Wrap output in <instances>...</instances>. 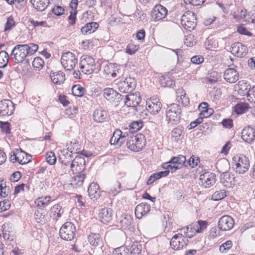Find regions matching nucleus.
Instances as JSON below:
<instances>
[{
	"instance_id": "c03bdc74",
	"label": "nucleus",
	"mask_w": 255,
	"mask_h": 255,
	"mask_svg": "<svg viewBox=\"0 0 255 255\" xmlns=\"http://www.w3.org/2000/svg\"><path fill=\"white\" fill-rule=\"evenodd\" d=\"M208 222L206 221H198L193 225V230L196 233H202L207 227Z\"/></svg>"
},
{
	"instance_id": "a19ab883",
	"label": "nucleus",
	"mask_w": 255,
	"mask_h": 255,
	"mask_svg": "<svg viewBox=\"0 0 255 255\" xmlns=\"http://www.w3.org/2000/svg\"><path fill=\"white\" fill-rule=\"evenodd\" d=\"M34 218L36 222L39 223L44 224L47 222L45 211L42 208H39V209L35 212Z\"/></svg>"
},
{
	"instance_id": "0eeeda50",
	"label": "nucleus",
	"mask_w": 255,
	"mask_h": 255,
	"mask_svg": "<svg viewBox=\"0 0 255 255\" xmlns=\"http://www.w3.org/2000/svg\"><path fill=\"white\" fill-rule=\"evenodd\" d=\"M136 81L134 78L130 77H127L125 79L121 80L117 83V87L119 90L123 93H130L133 91L136 86Z\"/></svg>"
},
{
	"instance_id": "338daca9",
	"label": "nucleus",
	"mask_w": 255,
	"mask_h": 255,
	"mask_svg": "<svg viewBox=\"0 0 255 255\" xmlns=\"http://www.w3.org/2000/svg\"><path fill=\"white\" fill-rule=\"evenodd\" d=\"M232 247V242L228 240L223 243L219 248V251L221 253H225L226 251L230 250Z\"/></svg>"
},
{
	"instance_id": "c85d7f7f",
	"label": "nucleus",
	"mask_w": 255,
	"mask_h": 255,
	"mask_svg": "<svg viewBox=\"0 0 255 255\" xmlns=\"http://www.w3.org/2000/svg\"><path fill=\"white\" fill-rule=\"evenodd\" d=\"M237 89L238 93L241 96L249 95V90H251V85L247 82L242 80L238 82Z\"/></svg>"
},
{
	"instance_id": "4c0bfd02",
	"label": "nucleus",
	"mask_w": 255,
	"mask_h": 255,
	"mask_svg": "<svg viewBox=\"0 0 255 255\" xmlns=\"http://www.w3.org/2000/svg\"><path fill=\"white\" fill-rule=\"evenodd\" d=\"M186 157L183 155H179L178 156L173 157L169 161V163L178 166L179 169L182 168L183 166H185Z\"/></svg>"
},
{
	"instance_id": "49530a36",
	"label": "nucleus",
	"mask_w": 255,
	"mask_h": 255,
	"mask_svg": "<svg viewBox=\"0 0 255 255\" xmlns=\"http://www.w3.org/2000/svg\"><path fill=\"white\" fill-rule=\"evenodd\" d=\"M24 48L27 56L34 54L38 49V46L34 43H29L28 44H22Z\"/></svg>"
},
{
	"instance_id": "864d4df0",
	"label": "nucleus",
	"mask_w": 255,
	"mask_h": 255,
	"mask_svg": "<svg viewBox=\"0 0 255 255\" xmlns=\"http://www.w3.org/2000/svg\"><path fill=\"white\" fill-rule=\"evenodd\" d=\"M85 92V88L80 85H74L72 88V92L75 96L82 97L84 95Z\"/></svg>"
},
{
	"instance_id": "412c9836",
	"label": "nucleus",
	"mask_w": 255,
	"mask_h": 255,
	"mask_svg": "<svg viewBox=\"0 0 255 255\" xmlns=\"http://www.w3.org/2000/svg\"><path fill=\"white\" fill-rule=\"evenodd\" d=\"M224 78L229 83H235L239 80V74L234 68H229L224 72Z\"/></svg>"
},
{
	"instance_id": "bf43d9fd",
	"label": "nucleus",
	"mask_w": 255,
	"mask_h": 255,
	"mask_svg": "<svg viewBox=\"0 0 255 255\" xmlns=\"http://www.w3.org/2000/svg\"><path fill=\"white\" fill-rule=\"evenodd\" d=\"M15 25V22L14 20L13 17L10 16L7 18V20L4 25V31H6L11 29Z\"/></svg>"
},
{
	"instance_id": "c756f323",
	"label": "nucleus",
	"mask_w": 255,
	"mask_h": 255,
	"mask_svg": "<svg viewBox=\"0 0 255 255\" xmlns=\"http://www.w3.org/2000/svg\"><path fill=\"white\" fill-rule=\"evenodd\" d=\"M64 211V209L59 204H56L51 208L49 215L51 218L56 221L61 217Z\"/></svg>"
},
{
	"instance_id": "4468645a",
	"label": "nucleus",
	"mask_w": 255,
	"mask_h": 255,
	"mask_svg": "<svg viewBox=\"0 0 255 255\" xmlns=\"http://www.w3.org/2000/svg\"><path fill=\"white\" fill-rule=\"evenodd\" d=\"M167 8L161 4H157L154 6L151 11V16L155 21H159L165 17L167 14Z\"/></svg>"
},
{
	"instance_id": "f8f14e48",
	"label": "nucleus",
	"mask_w": 255,
	"mask_h": 255,
	"mask_svg": "<svg viewBox=\"0 0 255 255\" xmlns=\"http://www.w3.org/2000/svg\"><path fill=\"white\" fill-rule=\"evenodd\" d=\"M14 105L9 100H3L0 102V116L11 115L14 111Z\"/></svg>"
},
{
	"instance_id": "774afa93",
	"label": "nucleus",
	"mask_w": 255,
	"mask_h": 255,
	"mask_svg": "<svg viewBox=\"0 0 255 255\" xmlns=\"http://www.w3.org/2000/svg\"><path fill=\"white\" fill-rule=\"evenodd\" d=\"M0 128L3 132L7 134L10 132V124L7 122H0Z\"/></svg>"
},
{
	"instance_id": "de8ad7c7",
	"label": "nucleus",
	"mask_w": 255,
	"mask_h": 255,
	"mask_svg": "<svg viewBox=\"0 0 255 255\" xmlns=\"http://www.w3.org/2000/svg\"><path fill=\"white\" fill-rule=\"evenodd\" d=\"M159 82L161 85L164 87H171L175 84V81L167 76H161Z\"/></svg>"
},
{
	"instance_id": "58836bf2",
	"label": "nucleus",
	"mask_w": 255,
	"mask_h": 255,
	"mask_svg": "<svg viewBox=\"0 0 255 255\" xmlns=\"http://www.w3.org/2000/svg\"><path fill=\"white\" fill-rule=\"evenodd\" d=\"M73 160L72 153L67 151H63V153L59 156V158L61 164L65 165H71Z\"/></svg>"
},
{
	"instance_id": "6ab92c4d",
	"label": "nucleus",
	"mask_w": 255,
	"mask_h": 255,
	"mask_svg": "<svg viewBox=\"0 0 255 255\" xmlns=\"http://www.w3.org/2000/svg\"><path fill=\"white\" fill-rule=\"evenodd\" d=\"M141 101L139 93L129 94L125 96V104L128 107H136Z\"/></svg>"
},
{
	"instance_id": "052dcab7",
	"label": "nucleus",
	"mask_w": 255,
	"mask_h": 255,
	"mask_svg": "<svg viewBox=\"0 0 255 255\" xmlns=\"http://www.w3.org/2000/svg\"><path fill=\"white\" fill-rule=\"evenodd\" d=\"M127 145L128 148L130 149V150L134 151H139V149H137V148H136L135 149V146L136 144L135 143V141H134V140L132 139V138L130 137H128V136L127 137Z\"/></svg>"
},
{
	"instance_id": "5701e85b",
	"label": "nucleus",
	"mask_w": 255,
	"mask_h": 255,
	"mask_svg": "<svg viewBox=\"0 0 255 255\" xmlns=\"http://www.w3.org/2000/svg\"><path fill=\"white\" fill-rule=\"evenodd\" d=\"M88 193L92 200L94 201L99 199L101 196V191L98 183L94 182L91 183L88 187Z\"/></svg>"
},
{
	"instance_id": "b1692460",
	"label": "nucleus",
	"mask_w": 255,
	"mask_h": 255,
	"mask_svg": "<svg viewBox=\"0 0 255 255\" xmlns=\"http://www.w3.org/2000/svg\"><path fill=\"white\" fill-rule=\"evenodd\" d=\"M150 211V206L146 203H141L135 208V215L138 219H141Z\"/></svg>"
},
{
	"instance_id": "aec40b11",
	"label": "nucleus",
	"mask_w": 255,
	"mask_h": 255,
	"mask_svg": "<svg viewBox=\"0 0 255 255\" xmlns=\"http://www.w3.org/2000/svg\"><path fill=\"white\" fill-rule=\"evenodd\" d=\"M242 138L245 142L251 143L255 138V129L251 126L244 128L242 132Z\"/></svg>"
},
{
	"instance_id": "2eb2a0df",
	"label": "nucleus",
	"mask_w": 255,
	"mask_h": 255,
	"mask_svg": "<svg viewBox=\"0 0 255 255\" xmlns=\"http://www.w3.org/2000/svg\"><path fill=\"white\" fill-rule=\"evenodd\" d=\"M128 136V133L126 132L123 133L121 130L117 129L113 132L110 142L111 144H117L121 146L127 140V137Z\"/></svg>"
},
{
	"instance_id": "f704fd0d",
	"label": "nucleus",
	"mask_w": 255,
	"mask_h": 255,
	"mask_svg": "<svg viewBox=\"0 0 255 255\" xmlns=\"http://www.w3.org/2000/svg\"><path fill=\"white\" fill-rule=\"evenodd\" d=\"M132 222V219L131 216L128 214L122 216L119 222L120 226L123 230L128 229Z\"/></svg>"
},
{
	"instance_id": "393cba45",
	"label": "nucleus",
	"mask_w": 255,
	"mask_h": 255,
	"mask_svg": "<svg viewBox=\"0 0 255 255\" xmlns=\"http://www.w3.org/2000/svg\"><path fill=\"white\" fill-rule=\"evenodd\" d=\"M25 152L20 149V150L15 149L13 151H11L10 153V160L12 161L13 163L15 162H18L19 164L21 165L25 164L30 161V160L26 161V160H24L23 159L20 158V155L21 154H24Z\"/></svg>"
},
{
	"instance_id": "4be33fe9",
	"label": "nucleus",
	"mask_w": 255,
	"mask_h": 255,
	"mask_svg": "<svg viewBox=\"0 0 255 255\" xmlns=\"http://www.w3.org/2000/svg\"><path fill=\"white\" fill-rule=\"evenodd\" d=\"M108 112L102 108H100L94 111L93 118L95 122L102 123L106 121L108 119Z\"/></svg>"
},
{
	"instance_id": "9d476101",
	"label": "nucleus",
	"mask_w": 255,
	"mask_h": 255,
	"mask_svg": "<svg viewBox=\"0 0 255 255\" xmlns=\"http://www.w3.org/2000/svg\"><path fill=\"white\" fill-rule=\"evenodd\" d=\"M200 184L203 187L210 188L215 184L216 179L214 173L210 172H206L200 176Z\"/></svg>"
},
{
	"instance_id": "f03ea898",
	"label": "nucleus",
	"mask_w": 255,
	"mask_h": 255,
	"mask_svg": "<svg viewBox=\"0 0 255 255\" xmlns=\"http://www.w3.org/2000/svg\"><path fill=\"white\" fill-rule=\"evenodd\" d=\"M181 109L180 106L177 104H171L166 108V118L168 123L177 124L181 119Z\"/></svg>"
},
{
	"instance_id": "ddd939ff",
	"label": "nucleus",
	"mask_w": 255,
	"mask_h": 255,
	"mask_svg": "<svg viewBox=\"0 0 255 255\" xmlns=\"http://www.w3.org/2000/svg\"><path fill=\"white\" fill-rule=\"evenodd\" d=\"M231 52L238 57H244L248 53V48L244 43L241 42H235L231 45Z\"/></svg>"
},
{
	"instance_id": "6e6d98bb",
	"label": "nucleus",
	"mask_w": 255,
	"mask_h": 255,
	"mask_svg": "<svg viewBox=\"0 0 255 255\" xmlns=\"http://www.w3.org/2000/svg\"><path fill=\"white\" fill-rule=\"evenodd\" d=\"M226 191L225 190H221L215 192L212 195V199L214 201H219L224 199L226 196Z\"/></svg>"
},
{
	"instance_id": "79ce46f5",
	"label": "nucleus",
	"mask_w": 255,
	"mask_h": 255,
	"mask_svg": "<svg viewBox=\"0 0 255 255\" xmlns=\"http://www.w3.org/2000/svg\"><path fill=\"white\" fill-rule=\"evenodd\" d=\"M89 243L93 246H97L101 242V236L98 233H91L88 237Z\"/></svg>"
},
{
	"instance_id": "39448f33",
	"label": "nucleus",
	"mask_w": 255,
	"mask_h": 255,
	"mask_svg": "<svg viewBox=\"0 0 255 255\" xmlns=\"http://www.w3.org/2000/svg\"><path fill=\"white\" fill-rule=\"evenodd\" d=\"M76 234V227L71 222H67L62 225L59 231L60 237L68 241H72Z\"/></svg>"
},
{
	"instance_id": "20e7f679",
	"label": "nucleus",
	"mask_w": 255,
	"mask_h": 255,
	"mask_svg": "<svg viewBox=\"0 0 255 255\" xmlns=\"http://www.w3.org/2000/svg\"><path fill=\"white\" fill-rule=\"evenodd\" d=\"M61 63L65 70L71 71L78 63V58L75 54L68 51L62 55Z\"/></svg>"
},
{
	"instance_id": "a878e982",
	"label": "nucleus",
	"mask_w": 255,
	"mask_h": 255,
	"mask_svg": "<svg viewBox=\"0 0 255 255\" xmlns=\"http://www.w3.org/2000/svg\"><path fill=\"white\" fill-rule=\"evenodd\" d=\"M112 210L110 208L102 209L99 213V219L104 224H108L112 220Z\"/></svg>"
},
{
	"instance_id": "bb28decb",
	"label": "nucleus",
	"mask_w": 255,
	"mask_h": 255,
	"mask_svg": "<svg viewBox=\"0 0 255 255\" xmlns=\"http://www.w3.org/2000/svg\"><path fill=\"white\" fill-rule=\"evenodd\" d=\"M184 127L180 125L172 130L171 135L173 140L178 142L182 140L184 135Z\"/></svg>"
},
{
	"instance_id": "7ed1b4c3",
	"label": "nucleus",
	"mask_w": 255,
	"mask_h": 255,
	"mask_svg": "<svg viewBox=\"0 0 255 255\" xmlns=\"http://www.w3.org/2000/svg\"><path fill=\"white\" fill-rule=\"evenodd\" d=\"M80 69L85 74L92 73L96 69L95 60L90 56L83 55L80 60Z\"/></svg>"
},
{
	"instance_id": "69168bd1",
	"label": "nucleus",
	"mask_w": 255,
	"mask_h": 255,
	"mask_svg": "<svg viewBox=\"0 0 255 255\" xmlns=\"http://www.w3.org/2000/svg\"><path fill=\"white\" fill-rule=\"evenodd\" d=\"M138 49V46L132 43H129L126 49V53L132 55L134 54Z\"/></svg>"
},
{
	"instance_id": "c9c22d12",
	"label": "nucleus",
	"mask_w": 255,
	"mask_h": 255,
	"mask_svg": "<svg viewBox=\"0 0 255 255\" xmlns=\"http://www.w3.org/2000/svg\"><path fill=\"white\" fill-rule=\"evenodd\" d=\"M134 141H135L136 148L139 149L140 150L142 149L143 146L145 145V139L144 135L142 134H136L135 135H132L130 136Z\"/></svg>"
},
{
	"instance_id": "5fc2aeb1",
	"label": "nucleus",
	"mask_w": 255,
	"mask_h": 255,
	"mask_svg": "<svg viewBox=\"0 0 255 255\" xmlns=\"http://www.w3.org/2000/svg\"><path fill=\"white\" fill-rule=\"evenodd\" d=\"M8 54L5 51H0V68H4L7 65Z\"/></svg>"
},
{
	"instance_id": "cd10ccee",
	"label": "nucleus",
	"mask_w": 255,
	"mask_h": 255,
	"mask_svg": "<svg viewBox=\"0 0 255 255\" xmlns=\"http://www.w3.org/2000/svg\"><path fill=\"white\" fill-rule=\"evenodd\" d=\"M30 2L33 8L38 11H44L49 3V0H31Z\"/></svg>"
},
{
	"instance_id": "f257e3e1",
	"label": "nucleus",
	"mask_w": 255,
	"mask_h": 255,
	"mask_svg": "<svg viewBox=\"0 0 255 255\" xmlns=\"http://www.w3.org/2000/svg\"><path fill=\"white\" fill-rule=\"evenodd\" d=\"M232 165L236 173L244 174L248 170L250 162L248 157L244 154H240L233 158Z\"/></svg>"
},
{
	"instance_id": "dca6fc26",
	"label": "nucleus",
	"mask_w": 255,
	"mask_h": 255,
	"mask_svg": "<svg viewBox=\"0 0 255 255\" xmlns=\"http://www.w3.org/2000/svg\"><path fill=\"white\" fill-rule=\"evenodd\" d=\"M162 108V104L157 98H151L146 102L147 110L153 115L157 114Z\"/></svg>"
},
{
	"instance_id": "680f3d73",
	"label": "nucleus",
	"mask_w": 255,
	"mask_h": 255,
	"mask_svg": "<svg viewBox=\"0 0 255 255\" xmlns=\"http://www.w3.org/2000/svg\"><path fill=\"white\" fill-rule=\"evenodd\" d=\"M9 193V188L6 187L5 183H1L0 184V197L5 198Z\"/></svg>"
},
{
	"instance_id": "a18cd8bd",
	"label": "nucleus",
	"mask_w": 255,
	"mask_h": 255,
	"mask_svg": "<svg viewBox=\"0 0 255 255\" xmlns=\"http://www.w3.org/2000/svg\"><path fill=\"white\" fill-rule=\"evenodd\" d=\"M114 65L112 63L106 64L103 69V73L107 77H116V73L114 71Z\"/></svg>"
},
{
	"instance_id": "2f4dec72",
	"label": "nucleus",
	"mask_w": 255,
	"mask_h": 255,
	"mask_svg": "<svg viewBox=\"0 0 255 255\" xmlns=\"http://www.w3.org/2000/svg\"><path fill=\"white\" fill-rule=\"evenodd\" d=\"M99 24L95 22H91L86 23L81 29V31L84 35L91 34L98 28Z\"/></svg>"
},
{
	"instance_id": "0e129e2a",
	"label": "nucleus",
	"mask_w": 255,
	"mask_h": 255,
	"mask_svg": "<svg viewBox=\"0 0 255 255\" xmlns=\"http://www.w3.org/2000/svg\"><path fill=\"white\" fill-rule=\"evenodd\" d=\"M199 161V158L198 157L193 155L190 158L188 161L186 162L185 167L189 165L193 168L198 165Z\"/></svg>"
},
{
	"instance_id": "37998d69",
	"label": "nucleus",
	"mask_w": 255,
	"mask_h": 255,
	"mask_svg": "<svg viewBox=\"0 0 255 255\" xmlns=\"http://www.w3.org/2000/svg\"><path fill=\"white\" fill-rule=\"evenodd\" d=\"M249 106L248 104L240 102L236 105L234 107L235 112L238 115H242L246 113L249 109Z\"/></svg>"
},
{
	"instance_id": "473e14b6",
	"label": "nucleus",
	"mask_w": 255,
	"mask_h": 255,
	"mask_svg": "<svg viewBox=\"0 0 255 255\" xmlns=\"http://www.w3.org/2000/svg\"><path fill=\"white\" fill-rule=\"evenodd\" d=\"M50 77L53 83L56 85H60L65 80V74L61 71L51 73Z\"/></svg>"
},
{
	"instance_id": "72a5a7b5",
	"label": "nucleus",
	"mask_w": 255,
	"mask_h": 255,
	"mask_svg": "<svg viewBox=\"0 0 255 255\" xmlns=\"http://www.w3.org/2000/svg\"><path fill=\"white\" fill-rule=\"evenodd\" d=\"M126 248L131 255H139L141 253L142 247L138 242H134L131 245L126 246Z\"/></svg>"
},
{
	"instance_id": "13d9d810",
	"label": "nucleus",
	"mask_w": 255,
	"mask_h": 255,
	"mask_svg": "<svg viewBox=\"0 0 255 255\" xmlns=\"http://www.w3.org/2000/svg\"><path fill=\"white\" fill-rule=\"evenodd\" d=\"M184 42L188 47H192L196 43L194 36L191 34L185 36Z\"/></svg>"
},
{
	"instance_id": "a211bd4d",
	"label": "nucleus",
	"mask_w": 255,
	"mask_h": 255,
	"mask_svg": "<svg viewBox=\"0 0 255 255\" xmlns=\"http://www.w3.org/2000/svg\"><path fill=\"white\" fill-rule=\"evenodd\" d=\"M104 97L110 102H114L115 100L117 102L122 100L124 96L115 91L113 88H107L103 90Z\"/></svg>"
},
{
	"instance_id": "7c9ffc66",
	"label": "nucleus",
	"mask_w": 255,
	"mask_h": 255,
	"mask_svg": "<svg viewBox=\"0 0 255 255\" xmlns=\"http://www.w3.org/2000/svg\"><path fill=\"white\" fill-rule=\"evenodd\" d=\"M220 181L224 186L230 187L234 184V177L230 173L225 172L220 176Z\"/></svg>"
},
{
	"instance_id": "e433bc0d",
	"label": "nucleus",
	"mask_w": 255,
	"mask_h": 255,
	"mask_svg": "<svg viewBox=\"0 0 255 255\" xmlns=\"http://www.w3.org/2000/svg\"><path fill=\"white\" fill-rule=\"evenodd\" d=\"M76 174V175L72 178L70 183L75 188L81 186L85 178V175L84 174L80 173Z\"/></svg>"
},
{
	"instance_id": "09e8293b",
	"label": "nucleus",
	"mask_w": 255,
	"mask_h": 255,
	"mask_svg": "<svg viewBox=\"0 0 255 255\" xmlns=\"http://www.w3.org/2000/svg\"><path fill=\"white\" fill-rule=\"evenodd\" d=\"M143 127V122L140 121H133L128 126L129 131L130 133L135 132L141 128Z\"/></svg>"
},
{
	"instance_id": "4d7b16f0",
	"label": "nucleus",
	"mask_w": 255,
	"mask_h": 255,
	"mask_svg": "<svg viewBox=\"0 0 255 255\" xmlns=\"http://www.w3.org/2000/svg\"><path fill=\"white\" fill-rule=\"evenodd\" d=\"M44 64V61L41 58L35 57L32 61V66L33 68L36 70L41 69Z\"/></svg>"
},
{
	"instance_id": "6e6552de",
	"label": "nucleus",
	"mask_w": 255,
	"mask_h": 255,
	"mask_svg": "<svg viewBox=\"0 0 255 255\" xmlns=\"http://www.w3.org/2000/svg\"><path fill=\"white\" fill-rule=\"evenodd\" d=\"M188 242V239H186L183 234L179 233L173 236L170 240V245L173 250H179L186 246Z\"/></svg>"
},
{
	"instance_id": "8fccbe9b",
	"label": "nucleus",
	"mask_w": 255,
	"mask_h": 255,
	"mask_svg": "<svg viewBox=\"0 0 255 255\" xmlns=\"http://www.w3.org/2000/svg\"><path fill=\"white\" fill-rule=\"evenodd\" d=\"M79 147V144L78 142L76 141L74 142L71 141L69 144H67V151L72 153V154L79 153L80 151Z\"/></svg>"
},
{
	"instance_id": "ea45409f",
	"label": "nucleus",
	"mask_w": 255,
	"mask_h": 255,
	"mask_svg": "<svg viewBox=\"0 0 255 255\" xmlns=\"http://www.w3.org/2000/svg\"><path fill=\"white\" fill-rule=\"evenodd\" d=\"M121 184L119 181H113L110 185L108 192L113 196L116 195L121 192Z\"/></svg>"
},
{
	"instance_id": "1a4fd4ad",
	"label": "nucleus",
	"mask_w": 255,
	"mask_h": 255,
	"mask_svg": "<svg viewBox=\"0 0 255 255\" xmlns=\"http://www.w3.org/2000/svg\"><path fill=\"white\" fill-rule=\"evenodd\" d=\"M85 160L83 156L81 155L76 156L72 160L71 163L70 169L74 174H83L82 172L85 170Z\"/></svg>"
},
{
	"instance_id": "f3484780",
	"label": "nucleus",
	"mask_w": 255,
	"mask_h": 255,
	"mask_svg": "<svg viewBox=\"0 0 255 255\" xmlns=\"http://www.w3.org/2000/svg\"><path fill=\"white\" fill-rule=\"evenodd\" d=\"M234 219L229 216H222L218 222V227L223 231H229L232 229L234 225Z\"/></svg>"
},
{
	"instance_id": "3c124183",
	"label": "nucleus",
	"mask_w": 255,
	"mask_h": 255,
	"mask_svg": "<svg viewBox=\"0 0 255 255\" xmlns=\"http://www.w3.org/2000/svg\"><path fill=\"white\" fill-rule=\"evenodd\" d=\"M50 200L51 197L49 196L40 197L37 199L36 201L37 206L40 208H41V207L45 208L49 204Z\"/></svg>"
},
{
	"instance_id": "e2e57ef3",
	"label": "nucleus",
	"mask_w": 255,
	"mask_h": 255,
	"mask_svg": "<svg viewBox=\"0 0 255 255\" xmlns=\"http://www.w3.org/2000/svg\"><path fill=\"white\" fill-rule=\"evenodd\" d=\"M46 160L50 165L55 164L56 161V158L54 152L52 151L48 152L46 154Z\"/></svg>"
},
{
	"instance_id": "603ef678",
	"label": "nucleus",
	"mask_w": 255,
	"mask_h": 255,
	"mask_svg": "<svg viewBox=\"0 0 255 255\" xmlns=\"http://www.w3.org/2000/svg\"><path fill=\"white\" fill-rule=\"evenodd\" d=\"M180 231L184 234V237L187 239L192 238L195 234V230H193V226L189 225L187 226L185 228L180 229Z\"/></svg>"
},
{
	"instance_id": "9b49d317",
	"label": "nucleus",
	"mask_w": 255,
	"mask_h": 255,
	"mask_svg": "<svg viewBox=\"0 0 255 255\" xmlns=\"http://www.w3.org/2000/svg\"><path fill=\"white\" fill-rule=\"evenodd\" d=\"M11 55L13 56L15 62L17 63L23 62L27 56L22 44L16 45L12 50Z\"/></svg>"
},
{
	"instance_id": "423d86ee",
	"label": "nucleus",
	"mask_w": 255,
	"mask_h": 255,
	"mask_svg": "<svg viewBox=\"0 0 255 255\" xmlns=\"http://www.w3.org/2000/svg\"><path fill=\"white\" fill-rule=\"evenodd\" d=\"M181 23L188 31L193 30L196 26V18L195 13L191 11H186L182 16Z\"/></svg>"
}]
</instances>
